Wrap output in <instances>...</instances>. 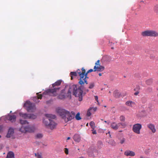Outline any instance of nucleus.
Here are the masks:
<instances>
[{
	"instance_id": "nucleus-31",
	"label": "nucleus",
	"mask_w": 158,
	"mask_h": 158,
	"mask_svg": "<svg viewBox=\"0 0 158 158\" xmlns=\"http://www.w3.org/2000/svg\"><path fill=\"white\" fill-rule=\"evenodd\" d=\"M120 143L121 144L123 143L124 142L125 140V139L123 138L120 139Z\"/></svg>"
},
{
	"instance_id": "nucleus-46",
	"label": "nucleus",
	"mask_w": 158,
	"mask_h": 158,
	"mask_svg": "<svg viewBox=\"0 0 158 158\" xmlns=\"http://www.w3.org/2000/svg\"><path fill=\"white\" fill-rule=\"evenodd\" d=\"M83 158V157H80V158Z\"/></svg>"
},
{
	"instance_id": "nucleus-34",
	"label": "nucleus",
	"mask_w": 158,
	"mask_h": 158,
	"mask_svg": "<svg viewBox=\"0 0 158 158\" xmlns=\"http://www.w3.org/2000/svg\"><path fill=\"white\" fill-rule=\"evenodd\" d=\"M90 108H91V110H92V111H93V113L95 112L97 109L96 107H90Z\"/></svg>"
},
{
	"instance_id": "nucleus-7",
	"label": "nucleus",
	"mask_w": 158,
	"mask_h": 158,
	"mask_svg": "<svg viewBox=\"0 0 158 158\" xmlns=\"http://www.w3.org/2000/svg\"><path fill=\"white\" fill-rule=\"evenodd\" d=\"M24 106L26 108L27 110L29 112H34L36 109L34 104L30 102L29 101H27L24 103Z\"/></svg>"
},
{
	"instance_id": "nucleus-48",
	"label": "nucleus",
	"mask_w": 158,
	"mask_h": 158,
	"mask_svg": "<svg viewBox=\"0 0 158 158\" xmlns=\"http://www.w3.org/2000/svg\"><path fill=\"white\" fill-rule=\"evenodd\" d=\"M86 91H87V92H88V89H87Z\"/></svg>"
},
{
	"instance_id": "nucleus-25",
	"label": "nucleus",
	"mask_w": 158,
	"mask_h": 158,
	"mask_svg": "<svg viewBox=\"0 0 158 158\" xmlns=\"http://www.w3.org/2000/svg\"><path fill=\"white\" fill-rule=\"evenodd\" d=\"M77 72H71L70 73V75L71 77V79H73V76H77Z\"/></svg>"
},
{
	"instance_id": "nucleus-2",
	"label": "nucleus",
	"mask_w": 158,
	"mask_h": 158,
	"mask_svg": "<svg viewBox=\"0 0 158 158\" xmlns=\"http://www.w3.org/2000/svg\"><path fill=\"white\" fill-rule=\"evenodd\" d=\"M20 123L22 126L19 131L23 133H33L36 131L38 128L37 126L35 124L29 125V123L26 120H20Z\"/></svg>"
},
{
	"instance_id": "nucleus-6",
	"label": "nucleus",
	"mask_w": 158,
	"mask_h": 158,
	"mask_svg": "<svg viewBox=\"0 0 158 158\" xmlns=\"http://www.w3.org/2000/svg\"><path fill=\"white\" fill-rule=\"evenodd\" d=\"M77 72L80 77L79 83L81 85H83L84 83L87 84V80L88 79V77L87 76V73H85V69L83 68H82L81 71L78 69L77 70Z\"/></svg>"
},
{
	"instance_id": "nucleus-4",
	"label": "nucleus",
	"mask_w": 158,
	"mask_h": 158,
	"mask_svg": "<svg viewBox=\"0 0 158 158\" xmlns=\"http://www.w3.org/2000/svg\"><path fill=\"white\" fill-rule=\"evenodd\" d=\"M59 89V88H55L53 89H48L45 91L42 95L39 94L37 97H34L33 100L36 103H38L40 102L38 99H41L42 97L46 98L50 96H56L57 95L56 92Z\"/></svg>"
},
{
	"instance_id": "nucleus-38",
	"label": "nucleus",
	"mask_w": 158,
	"mask_h": 158,
	"mask_svg": "<svg viewBox=\"0 0 158 158\" xmlns=\"http://www.w3.org/2000/svg\"><path fill=\"white\" fill-rule=\"evenodd\" d=\"M64 151L65 153L66 154H68V149L67 148H65L64 149Z\"/></svg>"
},
{
	"instance_id": "nucleus-36",
	"label": "nucleus",
	"mask_w": 158,
	"mask_h": 158,
	"mask_svg": "<svg viewBox=\"0 0 158 158\" xmlns=\"http://www.w3.org/2000/svg\"><path fill=\"white\" fill-rule=\"evenodd\" d=\"M35 156L37 157V158H43L41 156L38 154H35Z\"/></svg>"
},
{
	"instance_id": "nucleus-18",
	"label": "nucleus",
	"mask_w": 158,
	"mask_h": 158,
	"mask_svg": "<svg viewBox=\"0 0 158 158\" xmlns=\"http://www.w3.org/2000/svg\"><path fill=\"white\" fill-rule=\"evenodd\" d=\"M19 115L25 119H28L29 114L23 113H20Z\"/></svg>"
},
{
	"instance_id": "nucleus-1",
	"label": "nucleus",
	"mask_w": 158,
	"mask_h": 158,
	"mask_svg": "<svg viewBox=\"0 0 158 158\" xmlns=\"http://www.w3.org/2000/svg\"><path fill=\"white\" fill-rule=\"evenodd\" d=\"M73 91V94L76 97L78 98L80 101L82 100L83 91L81 87L77 86L76 85H73L71 87L66 86L64 89H63L58 97L60 99L64 98L66 97H69L71 95V92Z\"/></svg>"
},
{
	"instance_id": "nucleus-8",
	"label": "nucleus",
	"mask_w": 158,
	"mask_h": 158,
	"mask_svg": "<svg viewBox=\"0 0 158 158\" xmlns=\"http://www.w3.org/2000/svg\"><path fill=\"white\" fill-rule=\"evenodd\" d=\"M142 35L144 36L156 37L158 35V33L153 30H147L142 32Z\"/></svg>"
},
{
	"instance_id": "nucleus-55",
	"label": "nucleus",
	"mask_w": 158,
	"mask_h": 158,
	"mask_svg": "<svg viewBox=\"0 0 158 158\" xmlns=\"http://www.w3.org/2000/svg\"><path fill=\"white\" fill-rule=\"evenodd\" d=\"M157 96H158V94H157Z\"/></svg>"
},
{
	"instance_id": "nucleus-10",
	"label": "nucleus",
	"mask_w": 158,
	"mask_h": 158,
	"mask_svg": "<svg viewBox=\"0 0 158 158\" xmlns=\"http://www.w3.org/2000/svg\"><path fill=\"white\" fill-rule=\"evenodd\" d=\"M95 65L94 67V71H102L104 69V67L101 66L100 64V60H98L95 63Z\"/></svg>"
},
{
	"instance_id": "nucleus-9",
	"label": "nucleus",
	"mask_w": 158,
	"mask_h": 158,
	"mask_svg": "<svg viewBox=\"0 0 158 158\" xmlns=\"http://www.w3.org/2000/svg\"><path fill=\"white\" fill-rule=\"evenodd\" d=\"M142 125L139 123H137L134 125L132 127V130L135 133L139 134H140V130L142 128Z\"/></svg>"
},
{
	"instance_id": "nucleus-44",
	"label": "nucleus",
	"mask_w": 158,
	"mask_h": 158,
	"mask_svg": "<svg viewBox=\"0 0 158 158\" xmlns=\"http://www.w3.org/2000/svg\"><path fill=\"white\" fill-rule=\"evenodd\" d=\"M98 75H99V76H102V74L101 73H99Z\"/></svg>"
},
{
	"instance_id": "nucleus-16",
	"label": "nucleus",
	"mask_w": 158,
	"mask_h": 158,
	"mask_svg": "<svg viewBox=\"0 0 158 158\" xmlns=\"http://www.w3.org/2000/svg\"><path fill=\"white\" fill-rule=\"evenodd\" d=\"M14 133V129L12 128H10L7 135V137L10 138L13 136Z\"/></svg>"
},
{
	"instance_id": "nucleus-28",
	"label": "nucleus",
	"mask_w": 158,
	"mask_h": 158,
	"mask_svg": "<svg viewBox=\"0 0 158 158\" xmlns=\"http://www.w3.org/2000/svg\"><path fill=\"white\" fill-rule=\"evenodd\" d=\"M152 82V79H149L146 81V83L147 84L149 85Z\"/></svg>"
},
{
	"instance_id": "nucleus-37",
	"label": "nucleus",
	"mask_w": 158,
	"mask_h": 158,
	"mask_svg": "<svg viewBox=\"0 0 158 158\" xmlns=\"http://www.w3.org/2000/svg\"><path fill=\"white\" fill-rule=\"evenodd\" d=\"M92 133L94 134H96L97 132L96 131L94 130V129H92Z\"/></svg>"
},
{
	"instance_id": "nucleus-56",
	"label": "nucleus",
	"mask_w": 158,
	"mask_h": 158,
	"mask_svg": "<svg viewBox=\"0 0 158 158\" xmlns=\"http://www.w3.org/2000/svg\"><path fill=\"white\" fill-rule=\"evenodd\" d=\"M1 127L0 126V128Z\"/></svg>"
},
{
	"instance_id": "nucleus-11",
	"label": "nucleus",
	"mask_w": 158,
	"mask_h": 158,
	"mask_svg": "<svg viewBox=\"0 0 158 158\" xmlns=\"http://www.w3.org/2000/svg\"><path fill=\"white\" fill-rule=\"evenodd\" d=\"M124 124L123 123H115L114 122L112 123L111 125V127L114 130H117L118 129L119 127L121 126H124Z\"/></svg>"
},
{
	"instance_id": "nucleus-13",
	"label": "nucleus",
	"mask_w": 158,
	"mask_h": 158,
	"mask_svg": "<svg viewBox=\"0 0 158 158\" xmlns=\"http://www.w3.org/2000/svg\"><path fill=\"white\" fill-rule=\"evenodd\" d=\"M148 127L151 131L152 132L154 133L156 131V130L155 128V125L152 123H149L147 125Z\"/></svg>"
},
{
	"instance_id": "nucleus-43",
	"label": "nucleus",
	"mask_w": 158,
	"mask_h": 158,
	"mask_svg": "<svg viewBox=\"0 0 158 158\" xmlns=\"http://www.w3.org/2000/svg\"><path fill=\"white\" fill-rule=\"evenodd\" d=\"M70 139V137H68L67 138V140H69Z\"/></svg>"
},
{
	"instance_id": "nucleus-22",
	"label": "nucleus",
	"mask_w": 158,
	"mask_h": 158,
	"mask_svg": "<svg viewBox=\"0 0 158 158\" xmlns=\"http://www.w3.org/2000/svg\"><path fill=\"white\" fill-rule=\"evenodd\" d=\"M134 103L133 102L130 101H127L126 103V104L127 105L130 106H132V105Z\"/></svg>"
},
{
	"instance_id": "nucleus-40",
	"label": "nucleus",
	"mask_w": 158,
	"mask_h": 158,
	"mask_svg": "<svg viewBox=\"0 0 158 158\" xmlns=\"http://www.w3.org/2000/svg\"><path fill=\"white\" fill-rule=\"evenodd\" d=\"M95 99L97 101V102H98V97L97 96H95Z\"/></svg>"
},
{
	"instance_id": "nucleus-33",
	"label": "nucleus",
	"mask_w": 158,
	"mask_h": 158,
	"mask_svg": "<svg viewBox=\"0 0 158 158\" xmlns=\"http://www.w3.org/2000/svg\"><path fill=\"white\" fill-rule=\"evenodd\" d=\"M94 84L93 83H91V84H90L89 85V88L90 89H92L94 87Z\"/></svg>"
},
{
	"instance_id": "nucleus-3",
	"label": "nucleus",
	"mask_w": 158,
	"mask_h": 158,
	"mask_svg": "<svg viewBox=\"0 0 158 158\" xmlns=\"http://www.w3.org/2000/svg\"><path fill=\"white\" fill-rule=\"evenodd\" d=\"M56 111L65 122L70 121L75 118V114L73 111L70 112L65 109L60 107L56 109Z\"/></svg>"
},
{
	"instance_id": "nucleus-47",
	"label": "nucleus",
	"mask_w": 158,
	"mask_h": 158,
	"mask_svg": "<svg viewBox=\"0 0 158 158\" xmlns=\"http://www.w3.org/2000/svg\"><path fill=\"white\" fill-rule=\"evenodd\" d=\"M104 122H105V123H106V122H106V121H104Z\"/></svg>"
},
{
	"instance_id": "nucleus-42",
	"label": "nucleus",
	"mask_w": 158,
	"mask_h": 158,
	"mask_svg": "<svg viewBox=\"0 0 158 158\" xmlns=\"http://www.w3.org/2000/svg\"><path fill=\"white\" fill-rule=\"evenodd\" d=\"M139 158H145L143 156H140Z\"/></svg>"
},
{
	"instance_id": "nucleus-50",
	"label": "nucleus",
	"mask_w": 158,
	"mask_h": 158,
	"mask_svg": "<svg viewBox=\"0 0 158 158\" xmlns=\"http://www.w3.org/2000/svg\"><path fill=\"white\" fill-rule=\"evenodd\" d=\"M1 137V135H0V138Z\"/></svg>"
},
{
	"instance_id": "nucleus-5",
	"label": "nucleus",
	"mask_w": 158,
	"mask_h": 158,
	"mask_svg": "<svg viewBox=\"0 0 158 158\" xmlns=\"http://www.w3.org/2000/svg\"><path fill=\"white\" fill-rule=\"evenodd\" d=\"M46 118H44L43 123L47 127H49L51 129H55L57 124L54 122L53 119L56 118L55 115L52 114H45Z\"/></svg>"
},
{
	"instance_id": "nucleus-14",
	"label": "nucleus",
	"mask_w": 158,
	"mask_h": 158,
	"mask_svg": "<svg viewBox=\"0 0 158 158\" xmlns=\"http://www.w3.org/2000/svg\"><path fill=\"white\" fill-rule=\"evenodd\" d=\"M5 118L8 119L10 121L13 122L15 121L16 116L15 115H8L6 116Z\"/></svg>"
},
{
	"instance_id": "nucleus-39",
	"label": "nucleus",
	"mask_w": 158,
	"mask_h": 158,
	"mask_svg": "<svg viewBox=\"0 0 158 158\" xmlns=\"http://www.w3.org/2000/svg\"><path fill=\"white\" fill-rule=\"evenodd\" d=\"M93 71V70L92 69H90L87 72V74L88 73L91 72Z\"/></svg>"
},
{
	"instance_id": "nucleus-30",
	"label": "nucleus",
	"mask_w": 158,
	"mask_h": 158,
	"mask_svg": "<svg viewBox=\"0 0 158 158\" xmlns=\"http://www.w3.org/2000/svg\"><path fill=\"white\" fill-rule=\"evenodd\" d=\"M120 120L121 121H124L125 119V118L123 116H121L120 117Z\"/></svg>"
},
{
	"instance_id": "nucleus-35",
	"label": "nucleus",
	"mask_w": 158,
	"mask_h": 158,
	"mask_svg": "<svg viewBox=\"0 0 158 158\" xmlns=\"http://www.w3.org/2000/svg\"><path fill=\"white\" fill-rule=\"evenodd\" d=\"M90 108H91V110H92V111H93V113L95 112L97 109L96 107H90Z\"/></svg>"
},
{
	"instance_id": "nucleus-54",
	"label": "nucleus",
	"mask_w": 158,
	"mask_h": 158,
	"mask_svg": "<svg viewBox=\"0 0 158 158\" xmlns=\"http://www.w3.org/2000/svg\"><path fill=\"white\" fill-rule=\"evenodd\" d=\"M157 90H158V88L157 89Z\"/></svg>"
},
{
	"instance_id": "nucleus-15",
	"label": "nucleus",
	"mask_w": 158,
	"mask_h": 158,
	"mask_svg": "<svg viewBox=\"0 0 158 158\" xmlns=\"http://www.w3.org/2000/svg\"><path fill=\"white\" fill-rule=\"evenodd\" d=\"M74 140L76 142L79 143L80 142L81 138L80 135L78 134H75L73 136Z\"/></svg>"
},
{
	"instance_id": "nucleus-27",
	"label": "nucleus",
	"mask_w": 158,
	"mask_h": 158,
	"mask_svg": "<svg viewBox=\"0 0 158 158\" xmlns=\"http://www.w3.org/2000/svg\"><path fill=\"white\" fill-rule=\"evenodd\" d=\"M89 125L91 126V127L92 129H95V123L94 122L92 121L90 122L89 123Z\"/></svg>"
},
{
	"instance_id": "nucleus-49",
	"label": "nucleus",
	"mask_w": 158,
	"mask_h": 158,
	"mask_svg": "<svg viewBox=\"0 0 158 158\" xmlns=\"http://www.w3.org/2000/svg\"><path fill=\"white\" fill-rule=\"evenodd\" d=\"M87 126H88V123H87V125H86Z\"/></svg>"
},
{
	"instance_id": "nucleus-20",
	"label": "nucleus",
	"mask_w": 158,
	"mask_h": 158,
	"mask_svg": "<svg viewBox=\"0 0 158 158\" xmlns=\"http://www.w3.org/2000/svg\"><path fill=\"white\" fill-rule=\"evenodd\" d=\"M62 81L61 80H59L55 82L54 83L52 84V85L53 87H54L56 86H58L60 85L61 82Z\"/></svg>"
},
{
	"instance_id": "nucleus-12",
	"label": "nucleus",
	"mask_w": 158,
	"mask_h": 158,
	"mask_svg": "<svg viewBox=\"0 0 158 158\" xmlns=\"http://www.w3.org/2000/svg\"><path fill=\"white\" fill-rule=\"evenodd\" d=\"M124 154L127 156H134L135 155V153L134 151L127 150L124 152Z\"/></svg>"
},
{
	"instance_id": "nucleus-32",
	"label": "nucleus",
	"mask_w": 158,
	"mask_h": 158,
	"mask_svg": "<svg viewBox=\"0 0 158 158\" xmlns=\"http://www.w3.org/2000/svg\"><path fill=\"white\" fill-rule=\"evenodd\" d=\"M154 10L156 12H158V5H156L154 7Z\"/></svg>"
},
{
	"instance_id": "nucleus-24",
	"label": "nucleus",
	"mask_w": 158,
	"mask_h": 158,
	"mask_svg": "<svg viewBox=\"0 0 158 158\" xmlns=\"http://www.w3.org/2000/svg\"><path fill=\"white\" fill-rule=\"evenodd\" d=\"M97 146L99 148H101L103 146L102 142L101 141H98L97 143Z\"/></svg>"
},
{
	"instance_id": "nucleus-41",
	"label": "nucleus",
	"mask_w": 158,
	"mask_h": 158,
	"mask_svg": "<svg viewBox=\"0 0 158 158\" xmlns=\"http://www.w3.org/2000/svg\"><path fill=\"white\" fill-rule=\"evenodd\" d=\"M139 93V92L137 91L134 93V94L135 95H137Z\"/></svg>"
},
{
	"instance_id": "nucleus-17",
	"label": "nucleus",
	"mask_w": 158,
	"mask_h": 158,
	"mask_svg": "<svg viewBox=\"0 0 158 158\" xmlns=\"http://www.w3.org/2000/svg\"><path fill=\"white\" fill-rule=\"evenodd\" d=\"M114 96L116 98L120 97L121 94L117 90H115L114 92Z\"/></svg>"
},
{
	"instance_id": "nucleus-21",
	"label": "nucleus",
	"mask_w": 158,
	"mask_h": 158,
	"mask_svg": "<svg viewBox=\"0 0 158 158\" xmlns=\"http://www.w3.org/2000/svg\"><path fill=\"white\" fill-rule=\"evenodd\" d=\"M37 116L34 114H29L28 118L34 119L36 118Z\"/></svg>"
},
{
	"instance_id": "nucleus-26",
	"label": "nucleus",
	"mask_w": 158,
	"mask_h": 158,
	"mask_svg": "<svg viewBox=\"0 0 158 158\" xmlns=\"http://www.w3.org/2000/svg\"><path fill=\"white\" fill-rule=\"evenodd\" d=\"M80 115L79 113H78L76 115H75V117L77 120H80L81 119Z\"/></svg>"
},
{
	"instance_id": "nucleus-45",
	"label": "nucleus",
	"mask_w": 158,
	"mask_h": 158,
	"mask_svg": "<svg viewBox=\"0 0 158 158\" xmlns=\"http://www.w3.org/2000/svg\"><path fill=\"white\" fill-rule=\"evenodd\" d=\"M5 117H2L1 118L2 119H5Z\"/></svg>"
},
{
	"instance_id": "nucleus-29",
	"label": "nucleus",
	"mask_w": 158,
	"mask_h": 158,
	"mask_svg": "<svg viewBox=\"0 0 158 158\" xmlns=\"http://www.w3.org/2000/svg\"><path fill=\"white\" fill-rule=\"evenodd\" d=\"M43 135L41 133H38L36 135V137L37 138L40 139L42 137Z\"/></svg>"
},
{
	"instance_id": "nucleus-23",
	"label": "nucleus",
	"mask_w": 158,
	"mask_h": 158,
	"mask_svg": "<svg viewBox=\"0 0 158 158\" xmlns=\"http://www.w3.org/2000/svg\"><path fill=\"white\" fill-rule=\"evenodd\" d=\"M91 108H90L88 109L87 111V115L88 116H90L92 113H93V111L91 110Z\"/></svg>"
},
{
	"instance_id": "nucleus-19",
	"label": "nucleus",
	"mask_w": 158,
	"mask_h": 158,
	"mask_svg": "<svg viewBox=\"0 0 158 158\" xmlns=\"http://www.w3.org/2000/svg\"><path fill=\"white\" fill-rule=\"evenodd\" d=\"M6 158H14V155L12 152H9L7 155Z\"/></svg>"
},
{
	"instance_id": "nucleus-51",
	"label": "nucleus",
	"mask_w": 158,
	"mask_h": 158,
	"mask_svg": "<svg viewBox=\"0 0 158 158\" xmlns=\"http://www.w3.org/2000/svg\"><path fill=\"white\" fill-rule=\"evenodd\" d=\"M103 89L102 88L101 89L102 90Z\"/></svg>"
},
{
	"instance_id": "nucleus-52",
	"label": "nucleus",
	"mask_w": 158,
	"mask_h": 158,
	"mask_svg": "<svg viewBox=\"0 0 158 158\" xmlns=\"http://www.w3.org/2000/svg\"><path fill=\"white\" fill-rule=\"evenodd\" d=\"M109 93H111V92H110V91H109Z\"/></svg>"
},
{
	"instance_id": "nucleus-53",
	"label": "nucleus",
	"mask_w": 158,
	"mask_h": 158,
	"mask_svg": "<svg viewBox=\"0 0 158 158\" xmlns=\"http://www.w3.org/2000/svg\"><path fill=\"white\" fill-rule=\"evenodd\" d=\"M110 133V131H109V132H108V133Z\"/></svg>"
}]
</instances>
